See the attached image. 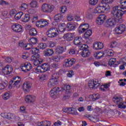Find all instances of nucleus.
Returning <instances> with one entry per match:
<instances>
[{"mask_svg":"<svg viewBox=\"0 0 126 126\" xmlns=\"http://www.w3.org/2000/svg\"><path fill=\"white\" fill-rule=\"evenodd\" d=\"M125 13H126V10H124V8L119 5L113 7L111 10V14L113 17L119 20L122 19V16Z\"/></svg>","mask_w":126,"mask_h":126,"instance_id":"f257e3e1","label":"nucleus"},{"mask_svg":"<svg viewBox=\"0 0 126 126\" xmlns=\"http://www.w3.org/2000/svg\"><path fill=\"white\" fill-rule=\"evenodd\" d=\"M21 85V77L18 76L14 77L9 82L8 88L11 89L12 87L19 88Z\"/></svg>","mask_w":126,"mask_h":126,"instance_id":"f03ea898","label":"nucleus"},{"mask_svg":"<svg viewBox=\"0 0 126 126\" xmlns=\"http://www.w3.org/2000/svg\"><path fill=\"white\" fill-rule=\"evenodd\" d=\"M109 4L104 2V1H100L99 5L94 9L95 13H102L108 9Z\"/></svg>","mask_w":126,"mask_h":126,"instance_id":"7ed1b4c3","label":"nucleus"},{"mask_svg":"<svg viewBox=\"0 0 126 126\" xmlns=\"http://www.w3.org/2000/svg\"><path fill=\"white\" fill-rule=\"evenodd\" d=\"M47 35L49 38H55L59 35V30L56 27L51 28L47 31Z\"/></svg>","mask_w":126,"mask_h":126,"instance_id":"20e7f679","label":"nucleus"},{"mask_svg":"<svg viewBox=\"0 0 126 126\" xmlns=\"http://www.w3.org/2000/svg\"><path fill=\"white\" fill-rule=\"evenodd\" d=\"M55 9V6L54 5L44 3L41 6V10L43 12H47L48 13H51Z\"/></svg>","mask_w":126,"mask_h":126,"instance_id":"39448f33","label":"nucleus"},{"mask_svg":"<svg viewBox=\"0 0 126 126\" xmlns=\"http://www.w3.org/2000/svg\"><path fill=\"white\" fill-rule=\"evenodd\" d=\"M50 69V66H49V64L43 63L41 65V66H38L35 68V72H45L46 71H48Z\"/></svg>","mask_w":126,"mask_h":126,"instance_id":"423d86ee","label":"nucleus"},{"mask_svg":"<svg viewBox=\"0 0 126 126\" xmlns=\"http://www.w3.org/2000/svg\"><path fill=\"white\" fill-rule=\"evenodd\" d=\"M119 21H120V20L116 18H110L105 22V26L106 27H112L116 25V23L119 22Z\"/></svg>","mask_w":126,"mask_h":126,"instance_id":"0eeeda50","label":"nucleus"},{"mask_svg":"<svg viewBox=\"0 0 126 126\" xmlns=\"http://www.w3.org/2000/svg\"><path fill=\"white\" fill-rule=\"evenodd\" d=\"M100 84L101 82H100L99 80L95 79L93 81H89V87H90V88L96 89V88L100 86Z\"/></svg>","mask_w":126,"mask_h":126,"instance_id":"6e6552de","label":"nucleus"},{"mask_svg":"<svg viewBox=\"0 0 126 126\" xmlns=\"http://www.w3.org/2000/svg\"><path fill=\"white\" fill-rule=\"evenodd\" d=\"M31 62H32L34 65L37 66V65H39V64L42 63L43 62H44V60L40 57H37L35 56H32Z\"/></svg>","mask_w":126,"mask_h":126,"instance_id":"1a4fd4ad","label":"nucleus"},{"mask_svg":"<svg viewBox=\"0 0 126 126\" xmlns=\"http://www.w3.org/2000/svg\"><path fill=\"white\" fill-rule=\"evenodd\" d=\"M61 90L58 87L57 89H53L50 91V95L52 98H57L59 97V95H61Z\"/></svg>","mask_w":126,"mask_h":126,"instance_id":"9d476101","label":"nucleus"},{"mask_svg":"<svg viewBox=\"0 0 126 126\" xmlns=\"http://www.w3.org/2000/svg\"><path fill=\"white\" fill-rule=\"evenodd\" d=\"M35 24L36 26L38 27V28H43V27H45V26L49 24V21L41 19L39 21H37Z\"/></svg>","mask_w":126,"mask_h":126,"instance_id":"9b49d317","label":"nucleus"},{"mask_svg":"<svg viewBox=\"0 0 126 126\" xmlns=\"http://www.w3.org/2000/svg\"><path fill=\"white\" fill-rule=\"evenodd\" d=\"M66 27L68 31H74L78 27V24L77 22L67 23Z\"/></svg>","mask_w":126,"mask_h":126,"instance_id":"f8f14e48","label":"nucleus"},{"mask_svg":"<svg viewBox=\"0 0 126 126\" xmlns=\"http://www.w3.org/2000/svg\"><path fill=\"white\" fill-rule=\"evenodd\" d=\"M107 19V16H106L105 15H100L98 17H97L96 21V24L97 25H101V24H103L105 21Z\"/></svg>","mask_w":126,"mask_h":126,"instance_id":"ddd939ff","label":"nucleus"},{"mask_svg":"<svg viewBox=\"0 0 126 126\" xmlns=\"http://www.w3.org/2000/svg\"><path fill=\"white\" fill-rule=\"evenodd\" d=\"M76 61L74 59H67L65 60V66L66 67H70L73 64L75 63Z\"/></svg>","mask_w":126,"mask_h":126,"instance_id":"4468645a","label":"nucleus"},{"mask_svg":"<svg viewBox=\"0 0 126 126\" xmlns=\"http://www.w3.org/2000/svg\"><path fill=\"white\" fill-rule=\"evenodd\" d=\"M89 28V25L88 24H84L80 26L78 28L79 33L82 34L84 32H85Z\"/></svg>","mask_w":126,"mask_h":126,"instance_id":"2eb2a0df","label":"nucleus"},{"mask_svg":"<svg viewBox=\"0 0 126 126\" xmlns=\"http://www.w3.org/2000/svg\"><path fill=\"white\" fill-rule=\"evenodd\" d=\"M12 29L15 32H22V26L18 24H14L12 25Z\"/></svg>","mask_w":126,"mask_h":126,"instance_id":"dca6fc26","label":"nucleus"},{"mask_svg":"<svg viewBox=\"0 0 126 126\" xmlns=\"http://www.w3.org/2000/svg\"><path fill=\"white\" fill-rule=\"evenodd\" d=\"M126 30V26L125 25H120L116 28L115 31L117 34H122Z\"/></svg>","mask_w":126,"mask_h":126,"instance_id":"f3484780","label":"nucleus"},{"mask_svg":"<svg viewBox=\"0 0 126 126\" xmlns=\"http://www.w3.org/2000/svg\"><path fill=\"white\" fill-rule=\"evenodd\" d=\"M12 67L11 66L7 65L4 68H3L2 70V72L6 75H7V74H10L12 72Z\"/></svg>","mask_w":126,"mask_h":126,"instance_id":"a211bd4d","label":"nucleus"},{"mask_svg":"<svg viewBox=\"0 0 126 126\" xmlns=\"http://www.w3.org/2000/svg\"><path fill=\"white\" fill-rule=\"evenodd\" d=\"M63 92L66 94H71V86L69 85H64L62 88Z\"/></svg>","mask_w":126,"mask_h":126,"instance_id":"6ab92c4d","label":"nucleus"},{"mask_svg":"<svg viewBox=\"0 0 126 126\" xmlns=\"http://www.w3.org/2000/svg\"><path fill=\"white\" fill-rule=\"evenodd\" d=\"M36 97L33 95H28L26 96L25 101L27 103H33L35 101Z\"/></svg>","mask_w":126,"mask_h":126,"instance_id":"aec40b11","label":"nucleus"},{"mask_svg":"<svg viewBox=\"0 0 126 126\" xmlns=\"http://www.w3.org/2000/svg\"><path fill=\"white\" fill-rule=\"evenodd\" d=\"M45 57H52L54 54V50L52 49H47L43 51Z\"/></svg>","mask_w":126,"mask_h":126,"instance_id":"412c9836","label":"nucleus"},{"mask_svg":"<svg viewBox=\"0 0 126 126\" xmlns=\"http://www.w3.org/2000/svg\"><path fill=\"white\" fill-rule=\"evenodd\" d=\"M112 100L113 102H114V103L117 105H120V104H122L123 102H124L123 100V98L120 96H114Z\"/></svg>","mask_w":126,"mask_h":126,"instance_id":"4be33fe9","label":"nucleus"},{"mask_svg":"<svg viewBox=\"0 0 126 126\" xmlns=\"http://www.w3.org/2000/svg\"><path fill=\"white\" fill-rule=\"evenodd\" d=\"M32 53L33 56L32 57H37V58H40V51L39 49L37 48V47L33 48L32 49Z\"/></svg>","mask_w":126,"mask_h":126,"instance_id":"5701e85b","label":"nucleus"},{"mask_svg":"<svg viewBox=\"0 0 126 126\" xmlns=\"http://www.w3.org/2000/svg\"><path fill=\"white\" fill-rule=\"evenodd\" d=\"M59 84V80L51 79L48 82V87H54Z\"/></svg>","mask_w":126,"mask_h":126,"instance_id":"b1692460","label":"nucleus"},{"mask_svg":"<svg viewBox=\"0 0 126 126\" xmlns=\"http://www.w3.org/2000/svg\"><path fill=\"white\" fill-rule=\"evenodd\" d=\"M31 88V84L27 82L24 83L23 85V89L25 92H27Z\"/></svg>","mask_w":126,"mask_h":126,"instance_id":"393cba45","label":"nucleus"},{"mask_svg":"<svg viewBox=\"0 0 126 126\" xmlns=\"http://www.w3.org/2000/svg\"><path fill=\"white\" fill-rule=\"evenodd\" d=\"M81 55L83 58H87V57L90 56V52H89L88 49H84L82 51Z\"/></svg>","mask_w":126,"mask_h":126,"instance_id":"a878e982","label":"nucleus"},{"mask_svg":"<svg viewBox=\"0 0 126 126\" xmlns=\"http://www.w3.org/2000/svg\"><path fill=\"white\" fill-rule=\"evenodd\" d=\"M82 38L79 36H77L74 38V44L76 45L80 46V45H82V42H81Z\"/></svg>","mask_w":126,"mask_h":126,"instance_id":"bb28decb","label":"nucleus"},{"mask_svg":"<svg viewBox=\"0 0 126 126\" xmlns=\"http://www.w3.org/2000/svg\"><path fill=\"white\" fill-rule=\"evenodd\" d=\"M64 38L67 41H72L73 40V36H72V34L71 33H67L64 35Z\"/></svg>","mask_w":126,"mask_h":126,"instance_id":"cd10ccee","label":"nucleus"},{"mask_svg":"<svg viewBox=\"0 0 126 126\" xmlns=\"http://www.w3.org/2000/svg\"><path fill=\"white\" fill-rule=\"evenodd\" d=\"M63 52H64V47L63 46H58L57 47L56 50V54H63Z\"/></svg>","mask_w":126,"mask_h":126,"instance_id":"c85d7f7f","label":"nucleus"},{"mask_svg":"<svg viewBox=\"0 0 126 126\" xmlns=\"http://www.w3.org/2000/svg\"><path fill=\"white\" fill-rule=\"evenodd\" d=\"M63 18V15L61 14H58L55 16L54 20L56 22H60V21H61Z\"/></svg>","mask_w":126,"mask_h":126,"instance_id":"c756f323","label":"nucleus"},{"mask_svg":"<svg viewBox=\"0 0 126 126\" xmlns=\"http://www.w3.org/2000/svg\"><path fill=\"white\" fill-rule=\"evenodd\" d=\"M65 24H60L58 26V29L60 32H64L65 31Z\"/></svg>","mask_w":126,"mask_h":126,"instance_id":"7c9ffc66","label":"nucleus"},{"mask_svg":"<svg viewBox=\"0 0 126 126\" xmlns=\"http://www.w3.org/2000/svg\"><path fill=\"white\" fill-rule=\"evenodd\" d=\"M30 15L26 14L24 17L22 18V21H23V22H28V21L30 20Z\"/></svg>","mask_w":126,"mask_h":126,"instance_id":"2f4dec72","label":"nucleus"},{"mask_svg":"<svg viewBox=\"0 0 126 126\" xmlns=\"http://www.w3.org/2000/svg\"><path fill=\"white\" fill-rule=\"evenodd\" d=\"M8 85V82L7 81L3 82L2 83H0V90L4 89L5 87Z\"/></svg>","mask_w":126,"mask_h":126,"instance_id":"473e14b6","label":"nucleus"},{"mask_svg":"<svg viewBox=\"0 0 126 126\" xmlns=\"http://www.w3.org/2000/svg\"><path fill=\"white\" fill-rule=\"evenodd\" d=\"M91 35H92V30H89L85 33L84 36L86 39H88Z\"/></svg>","mask_w":126,"mask_h":126,"instance_id":"72a5a7b5","label":"nucleus"},{"mask_svg":"<svg viewBox=\"0 0 126 126\" xmlns=\"http://www.w3.org/2000/svg\"><path fill=\"white\" fill-rule=\"evenodd\" d=\"M71 115H77V112H76V109L73 108H68V113Z\"/></svg>","mask_w":126,"mask_h":126,"instance_id":"f704fd0d","label":"nucleus"},{"mask_svg":"<svg viewBox=\"0 0 126 126\" xmlns=\"http://www.w3.org/2000/svg\"><path fill=\"white\" fill-rule=\"evenodd\" d=\"M31 36H36L37 35V30L35 28L31 29L29 32Z\"/></svg>","mask_w":126,"mask_h":126,"instance_id":"c9c22d12","label":"nucleus"},{"mask_svg":"<svg viewBox=\"0 0 126 126\" xmlns=\"http://www.w3.org/2000/svg\"><path fill=\"white\" fill-rule=\"evenodd\" d=\"M22 15H23V12H20L15 14V15L14 16V18L15 19H16V20H19V19L21 18V16H22Z\"/></svg>","mask_w":126,"mask_h":126,"instance_id":"e433bc0d","label":"nucleus"},{"mask_svg":"<svg viewBox=\"0 0 126 126\" xmlns=\"http://www.w3.org/2000/svg\"><path fill=\"white\" fill-rule=\"evenodd\" d=\"M25 65H26V67L28 71H30V70L32 69V65L31 64V63L28 62H26L25 63Z\"/></svg>","mask_w":126,"mask_h":126,"instance_id":"4c0bfd02","label":"nucleus"},{"mask_svg":"<svg viewBox=\"0 0 126 126\" xmlns=\"http://www.w3.org/2000/svg\"><path fill=\"white\" fill-rule=\"evenodd\" d=\"M31 7H38V2L36 0H32L30 3Z\"/></svg>","mask_w":126,"mask_h":126,"instance_id":"58836bf2","label":"nucleus"},{"mask_svg":"<svg viewBox=\"0 0 126 126\" xmlns=\"http://www.w3.org/2000/svg\"><path fill=\"white\" fill-rule=\"evenodd\" d=\"M109 84H106L104 85H101L100 86V89L102 91H107L108 90V88H109Z\"/></svg>","mask_w":126,"mask_h":126,"instance_id":"ea45409f","label":"nucleus"},{"mask_svg":"<svg viewBox=\"0 0 126 126\" xmlns=\"http://www.w3.org/2000/svg\"><path fill=\"white\" fill-rule=\"evenodd\" d=\"M60 77V74L59 73H55L52 75V77L51 79H53L54 80H59V78Z\"/></svg>","mask_w":126,"mask_h":126,"instance_id":"a19ab883","label":"nucleus"},{"mask_svg":"<svg viewBox=\"0 0 126 126\" xmlns=\"http://www.w3.org/2000/svg\"><path fill=\"white\" fill-rule=\"evenodd\" d=\"M51 67L52 68H54L55 69H58V68H60V63H53L51 64Z\"/></svg>","mask_w":126,"mask_h":126,"instance_id":"79ce46f5","label":"nucleus"},{"mask_svg":"<svg viewBox=\"0 0 126 126\" xmlns=\"http://www.w3.org/2000/svg\"><path fill=\"white\" fill-rule=\"evenodd\" d=\"M89 46L88 45L86 44H81L79 45V49H80V50L83 51V50H86V49H88Z\"/></svg>","mask_w":126,"mask_h":126,"instance_id":"37998d69","label":"nucleus"},{"mask_svg":"<svg viewBox=\"0 0 126 126\" xmlns=\"http://www.w3.org/2000/svg\"><path fill=\"white\" fill-rule=\"evenodd\" d=\"M117 45H118L117 41H113V42H111L110 43H109V48H116V47H117Z\"/></svg>","mask_w":126,"mask_h":126,"instance_id":"c03bdc74","label":"nucleus"},{"mask_svg":"<svg viewBox=\"0 0 126 126\" xmlns=\"http://www.w3.org/2000/svg\"><path fill=\"white\" fill-rule=\"evenodd\" d=\"M100 98V96L99 95V94H94L92 95V99L93 101H96V100H98Z\"/></svg>","mask_w":126,"mask_h":126,"instance_id":"a18cd8bd","label":"nucleus"},{"mask_svg":"<svg viewBox=\"0 0 126 126\" xmlns=\"http://www.w3.org/2000/svg\"><path fill=\"white\" fill-rule=\"evenodd\" d=\"M38 48L39 49H41V50H45L46 48H47V44L46 43H39L38 46Z\"/></svg>","mask_w":126,"mask_h":126,"instance_id":"49530a36","label":"nucleus"},{"mask_svg":"<svg viewBox=\"0 0 126 126\" xmlns=\"http://www.w3.org/2000/svg\"><path fill=\"white\" fill-rule=\"evenodd\" d=\"M37 41L38 39L36 37H32L30 39V43L35 45V44H36Z\"/></svg>","mask_w":126,"mask_h":126,"instance_id":"de8ad7c7","label":"nucleus"},{"mask_svg":"<svg viewBox=\"0 0 126 126\" xmlns=\"http://www.w3.org/2000/svg\"><path fill=\"white\" fill-rule=\"evenodd\" d=\"M10 97V95H9V93H5L3 94L2 98L3 100H8Z\"/></svg>","mask_w":126,"mask_h":126,"instance_id":"09e8293b","label":"nucleus"},{"mask_svg":"<svg viewBox=\"0 0 126 126\" xmlns=\"http://www.w3.org/2000/svg\"><path fill=\"white\" fill-rule=\"evenodd\" d=\"M104 56L105 55L103 52H99L96 54L95 57L96 59H100V58H103Z\"/></svg>","mask_w":126,"mask_h":126,"instance_id":"8fccbe9b","label":"nucleus"},{"mask_svg":"<svg viewBox=\"0 0 126 126\" xmlns=\"http://www.w3.org/2000/svg\"><path fill=\"white\" fill-rule=\"evenodd\" d=\"M21 69L22 70V71H24V72H28V71L26 68V66L25 65V63H23L21 64Z\"/></svg>","mask_w":126,"mask_h":126,"instance_id":"3c124183","label":"nucleus"},{"mask_svg":"<svg viewBox=\"0 0 126 126\" xmlns=\"http://www.w3.org/2000/svg\"><path fill=\"white\" fill-rule=\"evenodd\" d=\"M118 108L120 109H126V102H123L122 103H120L118 105Z\"/></svg>","mask_w":126,"mask_h":126,"instance_id":"603ef678","label":"nucleus"},{"mask_svg":"<svg viewBox=\"0 0 126 126\" xmlns=\"http://www.w3.org/2000/svg\"><path fill=\"white\" fill-rule=\"evenodd\" d=\"M116 63V58H112L110 59L109 61V65L110 66L113 65V64H115V63Z\"/></svg>","mask_w":126,"mask_h":126,"instance_id":"864d4df0","label":"nucleus"},{"mask_svg":"<svg viewBox=\"0 0 126 126\" xmlns=\"http://www.w3.org/2000/svg\"><path fill=\"white\" fill-rule=\"evenodd\" d=\"M52 60L54 62H57L58 63V62H60L61 58L58 56H55L52 57Z\"/></svg>","mask_w":126,"mask_h":126,"instance_id":"5fc2aeb1","label":"nucleus"},{"mask_svg":"<svg viewBox=\"0 0 126 126\" xmlns=\"http://www.w3.org/2000/svg\"><path fill=\"white\" fill-rule=\"evenodd\" d=\"M47 78H48V75L47 74H43L40 77V80H41V81H44V80H46Z\"/></svg>","mask_w":126,"mask_h":126,"instance_id":"6e6d98bb","label":"nucleus"},{"mask_svg":"<svg viewBox=\"0 0 126 126\" xmlns=\"http://www.w3.org/2000/svg\"><path fill=\"white\" fill-rule=\"evenodd\" d=\"M51 126V122L48 121H42V126Z\"/></svg>","mask_w":126,"mask_h":126,"instance_id":"4d7b16f0","label":"nucleus"},{"mask_svg":"<svg viewBox=\"0 0 126 126\" xmlns=\"http://www.w3.org/2000/svg\"><path fill=\"white\" fill-rule=\"evenodd\" d=\"M22 56H23V59H24V60H27V59H28V58H29V56H30V55L29 54V53L26 52V53H24Z\"/></svg>","mask_w":126,"mask_h":126,"instance_id":"13d9d810","label":"nucleus"},{"mask_svg":"<svg viewBox=\"0 0 126 126\" xmlns=\"http://www.w3.org/2000/svg\"><path fill=\"white\" fill-rule=\"evenodd\" d=\"M28 8V5L26 3H23L21 6V9L22 10H25V9H27Z\"/></svg>","mask_w":126,"mask_h":126,"instance_id":"bf43d9fd","label":"nucleus"},{"mask_svg":"<svg viewBox=\"0 0 126 126\" xmlns=\"http://www.w3.org/2000/svg\"><path fill=\"white\" fill-rule=\"evenodd\" d=\"M17 13V11L15 9H12L10 11L9 15L10 16H14Z\"/></svg>","mask_w":126,"mask_h":126,"instance_id":"052dcab7","label":"nucleus"},{"mask_svg":"<svg viewBox=\"0 0 126 126\" xmlns=\"http://www.w3.org/2000/svg\"><path fill=\"white\" fill-rule=\"evenodd\" d=\"M97 2H98V0H90L89 3L91 5H95L97 4Z\"/></svg>","mask_w":126,"mask_h":126,"instance_id":"680f3d73","label":"nucleus"},{"mask_svg":"<svg viewBox=\"0 0 126 126\" xmlns=\"http://www.w3.org/2000/svg\"><path fill=\"white\" fill-rule=\"evenodd\" d=\"M12 117H13V114L11 113H7V115H6V119H8V120H11Z\"/></svg>","mask_w":126,"mask_h":126,"instance_id":"e2e57ef3","label":"nucleus"},{"mask_svg":"<svg viewBox=\"0 0 126 126\" xmlns=\"http://www.w3.org/2000/svg\"><path fill=\"white\" fill-rule=\"evenodd\" d=\"M97 48H98V50H101L104 48V44L101 42H97Z\"/></svg>","mask_w":126,"mask_h":126,"instance_id":"0e129e2a","label":"nucleus"},{"mask_svg":"<svg viewBox=\"0 0 126 126\" xmlns=\"http://www.w3.org/2000/svg\"><path fill=\"white\" fill-rule=\"evenodd\" d=\"M28 12L29 14H35L36 11L33 9L30 8L28 10Z\"/></svg>","mask_w":126,"mask_h":126,"instance_id":"69168bd1","label":"nucleus"},{"mask_svg":"<svg viewBox=\"0 0 126 126\" xmlns=\"http://www.w3.org/2000/svg\"><path fill=\"white\" fill-rule=\"evenodd\" d=\"M74 75V72L73 70H70L68 71V73L67 74V76L68 77H72V75Z\"/></svg>","mask_w":126,"mask_h":126,"instance_id":"338daca9","label":"nucleus"},{"mask_svg":"<svg viewBox=\"0 0 126 126\" xmlns=\"http://www.w3.org/2000/svg\"><path fill=\"white\" fill-rule=\"evenodd\" d=\"M32 44H28L27 45L25 46L24 49H25V50H30V49H32Z\"/></svg>","mask_w":126,"mask_h":126,"instance_id":"774afa93","label":"nucleus"}]
</instances>
